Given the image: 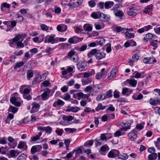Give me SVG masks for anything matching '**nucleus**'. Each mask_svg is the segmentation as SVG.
Here are the masks:
<instances>
[{"label": "nucleus", "instance_id": "obj_1", "mask_svg": "<svg viewBox=\"0 0 160 160\" xmlns=\"http://www.w3.org/2000/svg\"><path fill=\"white\" fill-rule=\"evenodd\" d=\"M133 123V121L132 120H129L126 122H121L119 124V126L121 127L120 130L127 131L128 129H130V126Z\"/></svg>", "mask_w": 160, "mask_h": 160}, {"label": "nucleus", "instance_id": "obj_2", "mask_svg": "<svg viewBox=\"0 0 160 160\" xmlns=\"http://www.w3.org/2000/svg\"><path fill=\"white\" fill-rule=\"evenodd\" d=\"M21 99L20 98L13 97L11 98L10 101L11 103L17 107H20L21 105L20 102Z\"/></svg>", "mask_w": 160, "mask_h": 160}, {"label": "nucleus", "instance_id": "obj_3", "mask_svg": "<svg viewBox=\"0 0 160 160\" xmlns=\"http://www.w3.org/2000/svg\"><path fill=\"white\" fill-rule=\"evenodd\" d=\"M55 37V35L52 34L51 36H46L45 38L44 42L45 43L49 42L53 44L57 42L55 39L54 38Z\"/></svg>", "mask_w": 160, "mask_h": 160}, {"label": "nucleus", "instance_id": "obj_4", "mask_svg": "<svg viewBox=\"0 0 160 160\" xmlns=\"http://www.w3.org/2000/svg\"><path fill=\"white\" fill-rule=\"evenodd\" d=\"M37 128L38 129L44 131L48 134L51 133L52 130V128L49 126L47 127L38 126L37 127Z\"/></svg>", "mask_w": 160, "mask_h": 160}, {"label": "nucleus", "instance_id": "obj_5", "mask_svg": "<svg viewBox=\"0 0 160 160\" xmlns=\"http://www.w3.org/2000/svg\"><path fill=\"white\" fill-rule=\"evenodd\" d=\"M119 154V151L116 149H113L108 152V156L109 158H114L117 157Z\"/></svg>", "mask_w": 160, "mask_h": 160}, {"label": "nucleus", "instance_id": "obj_6", "mask_svg": "<svg viewBox=\"0 0 160 160\" xmlns=\"http://www.w3.org/2000/svg\"><path fill=\"white\" fill-rule=\"evenodd\" d=\"M21 38L20 35L18 34L13 39L9 41V45L11 47H14L15 45V42L18 41Z\"/></svg>", "mask_w": 160, "mask_h": 160}, {"label": "nucleus", "instance_id": "obj_7", "mask_svg": "<svg viewBox=\"0 0 160 160\" xmlns=\"http://www.w3.org/2000/svg\"><path fill=\"white\" fill-rule=\"evenodd\" d=\"M44 92L41 95V98L42 100H45L49 98V94L50 93L51 90L48 88H46L44 90Z\"/></svg>", "mask_w": 160, "mask_h": 160}, {"label": "nucleus", "instance_id": "obj_8", "mask_svg": "<svg viewBox=\"0 0 160 160\" xmlns=\"http://www.w3.org/2000/svg\"><path fill=\"white\" fill-rule=\"evenodd\" d=\"M74 95H76L78 97L82 98L84 100H85L86 101L87 100H88L89 102H90L91 101V99L90 98H89L90 96L89 94H84L82 92H80L77 93L75 94H74Z\"/></svg>", "mask_w": 160, "mask_h": 160}, {"label": "nucleus", "instance_id": "obj_9", "mask_svg": "<svg viewBox=\"0 0 160 160\" xmlns=\"http://www.w3.org/2000/svg\"><path fill=\"white\" fill-rule=\"evenodd\" d=\"M137 132L135 130H133L132 131L129 132L128 134V136L129 139L132 141H133L137 138Z\"/></svg>", "mask_w": 160, "mask_h": 160}, {"label": "nucleus", "instance_id": "obj_10", "mask_svg": "<svg viewBox=\"0 0 160 160\" xmlns=\"http://www.w3.org/2000/svg\"><path fill=\"white\" fill-rule=\"evenodd\" d=\"M150 103L153 106L160 104V98L158 97L155 98H151L150 100Z\"/></svg>", "mask_w": 160, "mask_h": 160}, {"label": "nucleus", "instance_id": "obj_11", "mask_svg": "<svg viewBox=\"0 0 160 160\" xmlns=\"http://www.w3.org/2000/svg\"><path fill=\"white\" fill-rule=\"evenodd\" d=\"M140 57L137 54H134L132 56V60L130 59L129 60V65L131 66L133 65V63L134 62L137 61L139 58Z\"/></svg>", "mask_w": 160, "mask_h": 160}, {"label": "nucleus", "instance_id": "obj_12", "mask_svg": "<svg viewBox=\"0 0 160 160\" xmlns=\"http://www.w3.org/2000/svg\"><path fill=\"white\" fill-rule=\"evenodd\" d=\"M18 148L19 149H26L27 148L26 142L24 141H20L18 145Z\"/></svg>", "mask_w": 160, "mask_h": 160}, {"label": "nucleus", "instance_id": "obj_13", "mask_svg": "<svg viewBox=\"0 0 160 160\" xmlns=\"http://www.w3.org/2000/svg\"><path fill=\"white\" fill-rule=\"evenodd\" d=\"M32 107L31 111V113H33L38 111L39 107V104L36 103H32Z\"/></svg>", "mask_w": 160, "mask_h": 160}, {"label": "nucleus", "instance_id": "obj_14", "mask_svg": "<svg viewBox=\"0 0 160 160\" xmlns=\"http://www.w3.org/2000/svg\"><path fill=\"white\" fill-rule=\"evenodd\" d=\"M105 73V69L104 68H102L101 70V72L96 74L95 76L96 78L97 79H99L102 78Z\"/></svg>", "mask_w": 160, "mask_h": 160}, {"label": "nucleus", "instance_id": "obj_15", "mask_svg": "<svg viewBox=\"0 0 160 160\" xmlns=\"http://www.w3.org/2000/svg\"><path fill=\"white\" fill-rule=\"evenodd\" d=\"M8 140L9 142L12 143L10 147L13 148H14L17 145V142H15L14 138L11 136L8 137Z\"/></svg>", "mask_w": 160, "mask_h": 160}, {"label": "nucleus", "instance_id": "obj_16", "mask_svg": "<svg viewBox=\"0 0 160 160\" xmlns=\"http://www.w3.org/2000/svg\"><path fill=\"white\" fill-rule=\"evenodd\" d=\"M91 16L94 19H98L101 16V13L99 12H94L92 13Z\"/></svg>", "mask_w": 160, "mask_h": 160}, {"label": "nucleus", "instance_id": "obj_17", "mask_svg": "<svg viewBox=\"0 0 160 160\" xmlns=\"http://www.w3.org/2000/svg\"><path fill=\"white\" fill-rule=\"evenodd\" d=\"M154 37V35L150 33H148L146 35L143 39V42H147L148 39H152Z\"/></svg>", "mask_w": 160, "mask_h": 160}, {"label": "nucleus", "instance_id": "obj_18", "mask_svg": "<svg viewBox=\"0 0 160 160\" xmlns=\"http://www.w3.org/2000/svg\"><path fill=\"white\" fill-rule=\"evenodd\" d=\"M127 81L129 84L133 87L136 86L137 82V80L132 78L127 79Z\"/></svg>", "mask_w": 160, "mask_h": 160}, {"label": "nucleus", "instance_id": "obj_19", "mask_svg": "<svg viewBox=\"0 0 160 160\" xmlns=\"http://www.w3.org/2000/svg\"><path fill=\"white\" fill-rule=\"evenodd\" d=\"M106 56V53L103 52H97L96 55V58L97 60H100L104 58Z\"/></svg>", "mask_w": 160, "mask_h": 160}, {"label": "nucleus", "instance_id": "obj_20", "mask_svg": "<svg viewBox=\"0 0 160 160\" xmlns=\"http://www.w3.org/2000/svg\"><path fill=\"white\" fill-rule=\"evenodd\" d=\"M136 45V42L133 41L131 40L126 42L124 44V46L125 47H128L130 46H135Z\"/></svg>", "mask_w": 160, "mask_h": 160}, {"label": "nucleus", "instance_id": "obj_21", "mask_svg": "<svg viewBox=\"0 0 160 160\" xmlns=\"http://www.w3.org/2000/svg\"><path fill=\"white\" fill-rule=\"evenodd\" d=\"M114 2L112 1H107L104 3L105 8L106 9H108L110 8L114 5Z\"/></svg>", "mask_w": 160, "mask_h": 160}, {"label": "nucleus", "instance_id": "obj_22", "mask_svg": "<svg viewBox=\"0 0 160 160\" xmlns=\"http://www.w3.org/2000/svg\"><path fill=\"white\" fill-rule=\"evenodd\" d=\"M64 103V102L62 100L58 99L57 101L54 103L53 106L54 107H56L58 106H63Z\"/></svg>", "mask_w": 160, "mask_h": 160}, {"label": "nucleus", "instance_id": "obj_23", "mask_svg": "<svg viewBox=\"0 0 160 160\" xmlns=\"http://www.w3.org/2000/svg\"><path fill=\"white\" fill-rule=\"evenodd\" d=\"M50 10V9H48L47 11H46V10L44 9L43 12L42 14L45 15L46 18L50 19L52 18V15L49 11Z\"/></svg>", "mask_w": 160, "mask_h": 160}, {"label": "nucleus", "instance_id": "obj_24", "mask_svg": "<svg viewBox=\"0 0 160 160\" xmlns=\"http://www.w3.org/2000/svg\"><path fill=\"white\" fill-rule=\"evenodd\" d=\"M114 12L116 17H118L120 19H122L123 14L122 11H114Z\"/></svg>", "mask_w": 160, "mask_h": 160}, {"label": "nucleus", "instance_id": "obj_25", "mask_svg": "<svg viewBox=\"0 0 160 160\" xmlns=\"http://www.w3.org/2000/svg\"><path fill=\"white\" fill-rule=\"evenodd\" d=\"M157 157V155L156 153H154L149 155L148 157V160H155Z\"/></svg>", "mask_w": 160, "mask_h": 160}, {"label": "nucleus", "instance_id": "obj_26", "mask_svg": "<svg viewBox=\"0 0 160 160\" xmlns=\"http://www.w3.org/2000/svg\"><path fill=\"white\" fill-rule=\"evenodd\" d=\"M116 72L117 70L116 69H112L111 71L110 75L108 77V79L110 80L112 79L116 75Z\"/></svg>", "mask_w": 160, "mask_h": 160}, {"label": "nucleus", "instance_id": "obj_27", "mask_svg": "<svg viewBox=\"0 0 160 160\" xmlns=\"http://www.w3.org/2000/svg\"><path fill=\"white\" fill-rule=\"evenodd\" d=\"M80 108L77 107H72L70 108L67 110V111L68 112H76L80 110Z\"/></svg>", "mask_w": 160, "mask_h": 160}, {"label": "nucleus", "instance_id": "obj_28", "mask_svg": "<svg viewBox=\"0 0 160 160\" xmlns=\"http://www.w3.org/2000/svg\"><path fill=\"white\" fill-rule=\"evenodd\" d=\"M143 98V96L141 94H134L132 97V98L136 100H139Z\"/></svg>", "mask_w": 160, "mask_h": 160}, {"label": "nucleus", "instance_id": "obj_29", "mask_svg": "<svg viewBox=\"0 0 160 160\" xmlns=\"http://www.w3.org/2000/svg\"><path fill=\"white\" fill-rule=\"evenodd\" d=\"M118 158L122 160H126L128 158V156L125 153H122V154H118Z\"/></svg>", "mask_w": 160, "mask_h": 160}, {"label": "nucleus", "instance_id": "obj_30", "mask_svg": "<svg viewBox=\"0 0 160 160\" xmlns=\"http://www.w3.org/2000/svg\"><path fill=\"white\" fill-rule=\"evenodd\" d=\"M106 108V106L102 105V104L101 103H99L98 104L97 107L95 108V110L97 111H98L100 110H103L105 109Z\"/></svg>", "mask_w": 160, "mask_h": 160}, {"label": "nucleus", "instance_id": "obj_31", "mask_svg": "<svg viewBox=\"0 0 160 160\" xmlns=\"http://www.w3.org/2000/svg\"><path fill=\"white\" fill-rule=\"evenodd\" d=\"M18 109V108L10 106L8 109V111L14 114L17 112Z\"/></svg>", "mask_w": 160, "mask_h": 160}, {"label": "nucleus", "instance_id": "obj_32", "mask_svg": "<svg viewBox=\"0 0 160 160\" xmlns=\"http://www.w3.org/2000/svg\"><path fill=\"white\" fill-rule=\"evenodd\" d=\"M95 141L96 143H95L96 146H99L102 144H103L105 142L102 140L100 138L99 139L96 138L95 139Z\"/></svg>", "mask_w": 160, "mask_h": 160}, {"label": "nucleus", "instance_id": "obj_33", "mask_svg": "<svg viewBox=\"0 0 160 160\" xmlns=\"http://www.w3.org/2000/svg\"><path fill=\"white\" fill-rule=\"evenodd\" d=\"M105 42V40L103 38H101L98 39L97 41L98 45L102 46Z\"/></svg>", "mask_w": 160, "mask_h": 160}, {"label": "nucleus", "instance_id": "obj_34", "mask_svg": "<svg viewBox=\"0 0 160 160\" xmlns=\"http://www.w3.org/2000/svg\"><path fill=\"white\" fill-rule=\"evenodd\" d=\"M73 117L71 116H64L63 117L62 119L64 121H71L73 119Z\"/></svg>", "mask_w": 160, "mask_h": 160}, {"label": "nucleus", "instance_id": "obj_35", "mask_svg": "<svg viewBox=\"0 0 160 160\" xmlns=\"http://www.w3.org/2000/svg\"><path fill=\"white\" fill-rule=\"evenodd\" d=\"M83 28L85 31H90L92 29V27L88 24H85L83 26Z\"/></svg>", "mask_w": 160, "mask_h": 160}, {"label": "nucleus", "instance_id": "obj_36", "mask_svg": "<svg viewBox=\"0 0 160 160\" xmlns=\"http://www.w3.org/2000/svg\"><path fill=\"white\" fill-rule=\"evenodd\" d=\"M76 0H71L68 4V5L71 7H77V1Z\"/></svg>", "mask_w": 160, "mask_h": 160}, {"label": "nucleus", "instance_id": "obj_37", "mask_svg": "<svg viewBox=\"0 0 160 160\" xmlns=\"http://www.w3.org/2000/svg\"><path fill=\"white\" fill-rule=\"evenodd\" d=\"M20 92L21 93H22L23 95L29 94L30 91L28 89L26 88L24 89L23 92L22 89L21 88L20 89Z\"/></svg>", "mask_w": 160, "mask_h": 160}, {"label": "nucleus", "instance_id": "obj_38", "mask_svg": "<svg viewBox=\"0 0 160 160\" xmlns=\"http://www.w3.org/2000/svg\"><path fill=\"white\" fill-rule=\"evenodd\" d=\"M33 71L32 70H28L27 72V78L28 79L32 78L33 75Z\"/></svg>", "mask_w": 160, "mask_h": 160}, {"label": "nucleus", "instance_id": "obj_39", "mask_svg": "<svg viewBox=\"0 0 160 160\" xmlns=\"http://www.w3.org/2000/svg\"><path fill=\"white\" fill-rule=\"evenodd\" d=\"M98 50L96 49H92L91 51L88 54V56L89 58H90L92 57V55H94L95 54H97Z\"/></svg>", "mask_w": 160, "mask_h": 160}, {"label": "nucleus", "instance_id": "obj_40", "mask_svg": "<svg viewBox=\"0 0 160 160\" xmlns=\"http://www.w3.org/2000/svg\"><path fill=\"white\" fill-rule=\"evenodd\" d=\"M152 5H150L147 6L144 9V12L146 13L147 12H150L152 10Z\"/></svg>", "mask_w": 160, "mask_h": 160}, {"label": "nucleus", "instance_id": "obj_41", "mask_svg": "<svg viewBox=\"0 0 160 160\" xmlns=\"http://www.w3.org/2000/svg\"><path fill=\"white\" fill-rule=\"evenodd\" d=\"M10 5L7 2H4L2 3L1 5V9L2 11L3 10V8H9Z\"/></svg>", "mask_w": 160, "mask_h": 160}, {"label": "nucleus", "instance_id": "obj_42", "mask_svg": "<svg viewBox=\"0 0 160 160\" xmlns=\"http://www.w3.org/2000/svg\"><path fill=\"white\" fill-rule=\"evenodd\" d=\"M104 95L105 96V98H111L112 96V91L111 90H109L107 91Z\"/></svg>", "mask_w": 160, "mask_h": 160}, {"label": "nucleus", "instance_id": "obj_43", "mask_svg": "<svg viewBox=\"0 0 160 160\" xmlns=\"http://www.w3.org/2000/svg\"><path fill=\"white\" fill-rule=\"evenodd\" d=\"M41 77H38L35 78L32 81V85L34 84L40 82L41 80Z\"/></svg>", "mask_w": 160, "mask_h": 160}, {"label": "nucleus", "instance_id": "obj_44", "mask_svg": "<svg viewBox=\"0 0 160 160\" xmlns=\"http://www.w3.org/2000/svg\"><path fill=\"white\" fill-rule=\"evenodd\" d=\"M106 99L104 94L103 95H98L96 98V100L97 101H99L101 100H103Z\"/></svg>", "mask_w": 160, "mask_h": 160}, {"label": "nucleus", "instance_id": "obj_45", "mask_svg": "<svg viewBox=\"0 0 160 160\" xmlns=\"http://www.w3.org/2000/svg\"><path fill=\"white\" fill-rule=\"evenodd\" d=\"M33 55V54L31 53L30 51H28L24 54V57L27 59H28L30 58Z\"/></svg>", "mask_w": 160, "mask_h": 160}, {"label": "nucleus", "instance_id": "obj_46", "mask_svg": "<svg viewBox=\"0 0 160 160\" xmlns=\"http://www.w3.org/2000/svg\"><path fill=\"white\" fill-rule=\"evenodd\" d=\"M109 149V147L106 144L101 146L100 148V151L102 152H104L106 151H108Z\"/></svg>", "mask_w": 160, "mask_h": 160}, {"label": "nucleus", "instance_id": "obj_47", "mask_svg": "<svg viewBox=\"0 0 160 160\" xmlns=\"http://www.w3.org/2000/svg\"><path fill=\"white\" fill-rule=\"evenodd\" d=\"M152 58H145L143 59V62L145 63H152Z\"/></svg>", "mask_w": 160, "mask_h": 160}, {"label": "nucleus", "instance_id": "obj_48", "mask_svg": "<svg viewBox=\"0 0 160 160\" xmlns=\"http://www.w3.org/2000/svg\"><path fill=\"white\" fill-rule=\"evenodd\" d=\"M125 35L126 37L128 38H134V33H129L128 32H126L125 33Z\"/></svg>", "mask_w": 160, "mask_h": 160}, {"label": "nucleus", "instance_id": "obj_49", "mask_svg": "<svg viewBox=\"0 0 160 160\" xmlns=\"http://www.w3.org/2000/svg\"><path fill=\"white\" fill-rule=\"evenodd\" d=\"M24 64V63L22 61L16 63V65L14 67V69H17L18 68L22 66Z\"/></svg>", "mask_w": 160, "mask_h": 160}, {"label": "nucleus", "instance_id": "obj_50", "mask_svg": "<svg viewBox=\"0 0 160 160\" xmlns=\"http://www.w3.org/2000/svg\"><path fill=\"white\" fill-rule=\"evenodd\" d=\"M7 143V139L5 137L0 138V144L3 145L6 144Z\"/></svg>", "mask_w": 160, "mask_h": 160}, {"label": "nucleus", "instance_id": "obj_51", "mask_svg": "<svg viewBox=\"0 0 160 160\" xmlns=\"http://www.w3.org/2000/svg\"><path fill=\"white\" fill-rule=\"evenodd\" d=\"M89 6L91 8L94 7L96 5V3L94 0H91L88 2Z\"/></svg>", "mask_w": 160, "mask_h": 160}, {"label": "nucleus", "instance_id": "obj_52", "mask_svg": "<svg viewBox=\"0 0 160 160\" xmlns=\"http://www.w3.org/2000/svg\"><path fill=\"white\" fill-rule=\"evenodd\" d=\"M77 66L78 68L81 71L83 70L84 69V65L82 63H80L79 62L77 63Z\"/></svg>", "mask_w": 160, "mask_h": 160}, {"label": "nucleus", "instance_id": "obj_53", "mask_svg": "<svg viewBox=\"0 0 160 160\" xmlns=\"http://www.w3.org/2000/svg\"><path fill=\"white\" fill-rule=\"evenodd\" d=\"M73 38L74 43H76L78 42L81 41L83 39V38H79L75 36H73Z\"/></svg>", "mask_w": 160, "mask_h": 160}, {"label": "nucleus", "instance_id": "obj_54", "mask_svg": "<svg viewBox=\"0 0 160 160\" xmlns=\"http://www.w3.org/2000/svg\"><path fill=\"white\" fill-rule=\"evenodd\" d=\"M134 77L136 78H139L141 76V74L138 71H135L133 73Z\"/></svg>", "mask_w": 160, "mask_h": 160}, {"label": "nucleus", "instance_id": "obj_55", "mask_svg": "<svg viewBox=\"0 0 160 160\" xmlns=\"http://www.w3.org/2000/svg\"><path fill=\"white\" fill-rule=\"evenodd\" d=\"M40 27L41 29L43 31H47L49 29L48 27L46 25L44 24H41L40 25Z\"/></svg>", "mask_w": 160, "mask_h": 160}, {"label": "nucleus", "instance_id": "obj_56", "mask_svg": "<svg viewBox=\"0 0 160 160\" xmlns=\"http://www.w3.org/2000/svg\"><path fill=\"white\" fill-rule=\"evenodd\" d=\"M106 133H103L101 134L100 135V138L105 142L107 141V138L106 136Z\"/></svg>", "mask_w": 160, "mask_h": 160}, {"label": "nucleus", "instance_id": "obj_57", "mask_svg": "<svg viewBox=\"0 0 160 160\" xmlns=\"http://www.w3.org/2000/svg\"><path fill=\"white\" fill-rule=\"evenodd\" d=\"M81 81L82 85H84L91 82L92 81V79L91 78H89V82H87V81L84 79H82Z\"/></svg>", "mask_w": 160, "mask_h": 160}, {"label": "nucleus", "instance_id": "obj_58", "mask_svg": "<svg viewBox=\"0 0 160 160\" xmlns=\"http://www.w3.org/2000/svg\"><path fill=\"white\" fill-rule=\"evenodd\" d=\"M144 123L143 122H142L140 124L137 125L136 126V128L137 129L139 130H142L143 128V125Z\"/></svg>", "mask_w": 160, "mask_h": 160}, {"label": "nucleus", "instance_id": "obj_59", "mask_svg": "<svg viewBox=\"0 0 160 160\" xmlns=\"http://www.w3.org/2000/svg\"><path fill=\"white\" fill-rule=\"evenodd\" d=\"M93 143V140H89L87 142H86L84 144V146L85 147H87L88 145H92Z\"/></svg>", "mask_w": 160, "mask_h": 160}, {"label": "nucleus", "instance_id": "obj_60", "mask_svg": "<svg viewBox=\"0 0 160 160\" xmlns=\"http://www.w3.org/2000/svg\"><path fill=\"white\" fill-rule=\"evenodd\" d=\"M16 44L18 48H23L24 47V44L22 41H17Z\"/></svg>", "mask_w": 160, "mask_h": 160}, {"label": "nucleus", "instance_id": "obj_61", "mask_svg": "<svg viewBox=\"0 0 160 160\" xmlns=\"http://www.w3.org/2000/svg\"><path fill=\"white\" fill-rule=\"evenodd\" d=\"M65 130L67 132H73L77 130L76 129L71 128H65Z\"/></svg>", "mask_w": 160, "mask_h": 160}, {"label": "nucleus", "instance_id": "obj_62", "mask_svg": "<svg viewBox=\"0 0 160 160\" xmlns=\"http://www.w3.org/2000/svg\"><path fill=\"white\" fill-rule=\"evenodd\" d=\"M122 134L120 130H118L115 132L114 134V136L115 137H118Z\"/></svg>", "mask_w": 160, "mask_h": 160}, {"label": "nucleus", "instance_id": "obj_63", "mask_svg": "<svg viewBox=\"0 0 160 160\" xmlns=\"http://www.w3.org/2000/svg\"><path fill=\"white\" fill-rule=\"evenodd\" d=\"M24 53V51L23 50H20L18 52H14V55L16 56H19L22 55Z\"/></svg>", "mask_w": 160, "mask_h": 160}, {"label": "nucleus", "instance_id": "obj_64", "mask_svg": "<svg viewBox=\"0 0 160 160\" xmlns=\"http://www.w3.org/2000/svg\"><path fill=\"white\" fill-rule=\"evenodd\" d=\"M23 98L28 100L32 99V97L29 94L23 95Z\"/></svg>", "mask_w": 160, "mask_h": 160}]
</instances>
